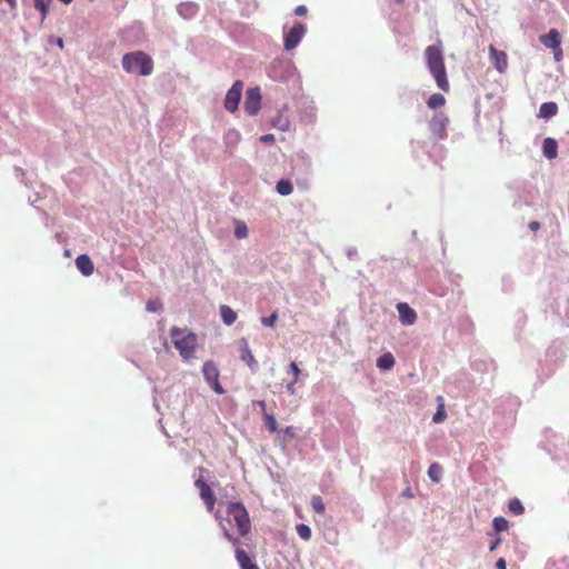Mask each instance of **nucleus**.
Segmentation results:
<instances>
[{"label":"nucleus","mask_w":569,"mask_h":569,"mask_svg":"<svg viewBox=\"0 0 569 569\" xmlns=\"http://www.w3.org/2000/svg\"><path fill=\"white\" fill-rule=\"evenodd\" d=\"M214 518L219 525L222 521L230 533L234 528L239 537H246L251 531L249 512L241 502L229 501L226 506V516L223 517L218 510L214 512Z\"/></svg>","instance_id":"1"},{"label":"nucleus","mask_w":569,"mask_h":569,"mask_svg":"<svg viewBox=\"0 0 569 569\" xmlns=\"http://www.w3.org/2000/svg\"><path fill=\"white\" fill-rule=\"evenodd\" d=\"M170 338L183 361L189 362L197 358L198 336L188 328L172 327Z\"/></svg>","instance_id":"2"},{"label":"nucleus","mask_w":569,"mask_h":569,"mask_svg":"<svg viewBox=\"0 0 569 569\" xmlns=\"http://www.w3.org/2000/svg\"><path fill=\"white\" fill-rule=\"evenodd\" d=\"M425 59L427 67L432 74L437 86L445 92L450 89L447 70L445 66V58L441 48L438 46H428L425 49Z\"/></svg>","instance_id":"3"},{"label":"nucleus","mask_w":569,"mask_h":569,"mask_svg":"<svg viewBox=\"0 0 569 569\" xmlns=\"http://www.w3.org/2000/svg\"><path fill=\"white\" fill-rule=\"evenodd\" d=\"M122 68L126 72L142 77L153 72V60L143 51H133L122 57Z\"/></svg>","instance_id":"4"},{"label":"nucleus","mask_w":569,"mask_h":569,"mask_svg":"<svg viewBox=\"0 0 569 569\" xmlns=\"http://www.w3.org/2000/svg\"><path fill=\"white\" fill-rule=\"evenodd\" d=\"M220 528L222 529L223 537L234 548V556L240 569H259L258 565L253 559L240 547V540L234 535L230 533L226 526L220 521Z\"/></svg>","instance_id":"5"},{"label":"nucleus","mask_w":569,"mask_h":569,"mask_svg":"<svg viewBox=\"0 0 569 569\" xmlns=\"http://www.w3.org/2000/svg\"><path fill=\"white\" fill-rule=\"evenodd\" d=\"M202 373L210 387L218 393H224V389L219 382V369L213 361H206L202 367Z\"/></svg>","instance_id":"6"},{"label":"nucleus","mask_w":569,"mask_h":569,"mask_svg":"<svg viewBox=\"0 0 569 569\" xmlns=\"http://www.w3.org/2000/svg\"><path fill=\"white\" fill-rule=\"evenodd\" d=\"M449 123V118L443 113L435 114L430 122L429 129L435 138V140H442L447 137V126Z\"/></svg>","instance_id":"7"},{"label":"nucleus","mask_w":569,"mask_h":569,"mask_svg":"<svg viewBox=\"0 0 569 569\" xmlns=\"http://www.w3.org/2000/svg\"><path fill=\"white\" fill-rule=\"evenodd\" d=\"M261 107V93L258 87L250 88L247 90L246 100L243 108L250 116H254L259 112Z\"/></svg>","instance_id":"8"},{"label":"nucleus","mask_w":569,"mask_h":569,"mask_svg":"<svg viewBox=\"0 0 569 569\" xmlns=\"http://www.w3.org/2000/svg\"><path fill=\"white\" fill-rule=\"evenodd\" d=\"M242 88H243L242 81L238 80L232 84V87L227 92L226 99H224V108L228 111L233 112L238 109V106H239V102L241 99Z\"/></svg>","instance_id":"9"},{"label":"nucleus","mask_w":569,"mask_h":569,"mask_svg":"<svg viewBox=\"0 0 569 569\" xmlns=\"http://www.w3.org/2000/svg\"><path fill=\"white\" fill-rule=\"evenodd\" d=\"M490 61L499 73H506L508 69V56L505 51L498 50L493 44L488 48Z\"/></svg>","instance_id":"10"},{"label":"nucleus","mask_w":569,"mask_h":569,"mask_svg":"<svg viewBox=\"0 0 569 569\" xmlns=\"http://www.w3.org/2000/svg\"><path fill=\"white\" fill-rule=\"evenodd\" d=\"M194 486L199 489L201 499L209 512H212L216 503V496L210 486L203 479H197Z\"/></svg>","instance_id":"11"},{"label":"nucleus","mask_w":569,"mask_h":569,"mask_svg":"<svg viewBox=\"0 0 569 569\" xmlns=\"http://www.w3.org/2000/svg\"><path fill=\"white\" fill-rule=\"evenodd\" d=\"M305 32H306L305 24H302L301 22H296L284 38V48L287 50L295 49L301 41Z\"/></svg>","instance_id":"12"},{"label":"nucleus","mask_w":569,"mask_h":569,"mask_svg":"<svg viewBox=\"0 0 569 569\" xmlns=\"http://www.w3.org/2000/svg\"><path fill=\"white\" fill-rule=\"evenodd\" d=\"M238 345H239L240 359L243 362H246L252 371H256L258 368V362L250 350L248 340L246 338H241L238 341Z\"/></svg>","instance_id":"13"},{"label":"nucleus","mask_w":569,"mask_h":569,"mask_svg":"<svg viewBox=\"0 0 569 569\" xmlns=\"http://www.w3.org/2000/svg\"><path fill=\"white\" fill-rule=\"evenodd\" d=\"M397 310L402 325L410 326L416 322L417 313L408 303L399 302L397 305Z\"/></svg>","instance_id":"14"},{"label":"nucleus","mask_w":569,"mask_h":569,"mask_svg":"<svg viewBox=\"0 0 569 569\" xmlns=\"http://www.w3.org/2000/svg\"><path fill=\"white\" fill-rule=\"evenodd\" d=\"M540 42L549 49H558L561 44V37L558 30L550 29L548 33L540 37Z\"/></svg>","instance_id":"15"},{"label":"nucleus","mask_w":569,"mask_h":569,"mask_svg":"<svg viewBox=\"0 0 569 569\" xmlns=\"http://www.w3.org/2000/svg\"><path fill=\"white\" fill-rule=\"evenodd\" d=\"M76 266L83 276H91L94 270L93 262L87 254H80L76 259Z\"/></svg>","instance_id":"16"},{"label":"nucleus","mask_w":569,"mask_h":569,"mask_svg":"<svg viewBox=\"0 0 569 569\" xmlns=\"http://www.w3.org/2000/svg\"><path fill=\"white\" fill-rule=\"evenodd\" d=\"M543 154L548 159H555L558 156V144L553 138H546L542 142Z\"/></svg>","instance_id":"17"},{"label":"nucleus","mask_w":569,"mask_h":569,"mask_svg":"<svg viewBox=\"0 0 569 569\" xmlns=\"http://www.w3.org/2000/svg\"><path fill=\"white\" fill-rule=\"evenodd\" d=\"M558 112V106L555 102H545L539 108V117L550 119Z\"/></svg>","instance_id":"18"},{"label":"nucleus","mask_w":569,"mask_h":569,"mask_svg":"<svg viewBox=\"0 0 569 569\" xmlns=\"http://www.w3.org/2000/svg\"><path fill=\"white\" fill-rule=\"evenodd\" d=\"M220 316L224 325L231 326L237 320V313L229 306H220Z\"/></svg>","instance_id":"19"},{"label":"nucleus","mask_w":569,"mask_h":569,"mask_svg":"<svg viewBox=\"0 0 569 569\" xmlns=\"http://www.w3.org/2000/svg\"><path fill=\"white\" fill-rule=\"evenodd\" d=\"M396 363L391 352H386L377 359V367L380 370H390Z\"/></svg>","instance_id":"20"},{"label":"nucleus","mask_w":569,"mask_h":569,"mask_svg":"<svg viewBox=\"0 0 569 569\" xmlns=\"http://www.w3.org/2000/svg\"><path fill=\"white\" fill-rule=\"evenodd\" d=\"M272 126L281 131H288L290 128V121L287 114L283 111L278 112V114L272 120Z\"/></svg>","instance_id":"21"},{"label":"nucleus","mask_w":569,"mask_h":569,"mask_svg":"<svg viewBox=\"0 0 569 569\" xmlns=\"http://www.w3.org/2000/svg\"><path fill=\"white\" fill-rule=\"evenodd\" d=\"M441 475H442V467L437 463V462H432L430 466H429V469H428V476L429 478L433 481V482H439L440 479H441Z\"/></svg>","instance_id":"22"},{"label":"nucleus","mask_w":569,"mask_h":569,"mask_svg":"<svg viewBox=\"0 0 569 569\" xmlns=\"http://www.w3.org/2000/svg\"><path fill=\"white\" fill-rule=\"evenodd\" d=\"M446 103V98L441 93H433L429 97L427 106L430 109H437Z\"/></svg>","instance_id":"23"},{"label":"nucleus","mask_w":569,"mask_h":569,"mask_svg":"<svg viewBox=\"0 0 569 569\" xmlns=\"http://www.w3.org/2000/svg\"><path fill=\"white\" fill-rule=\"evenodd\" d=\"M277 192L281 196H289L292 190V183L289 180H279L276 186Z\"/></svg>","instance_id":"24"},{"label":"nucleus","mask_w":569,"mask_h":569,"mask_svg":"<svg viewBox=\"0 0 569 569\" xmlns=\"http://www.w3.org/2000/svg\"><path fill=\"white\" fill-rule=\"evenodd\" d=\"M234 236L238 239H244L248 237V227L246 222L241 220H234Z\"/></svg>","instance_id":"25"},{"label":"nucleus","mask_w":569,"mask_h":569,"mask_svg":"<svg viewBox=\"0 0 569 569\" xmlns=\"http://www.w3.org/2000/svg\"><path fill=\"white\" fill-rule=\"evenodd\" d=\"M197 6L193 3H181L178 8L179 13L184 18H190L196 14Z\"/></svg>","instance_id":"26"},{"label":"nucleus","mask_w":569,"mask_h":569,"mask_svg":"<svg viewBox=\"0 0 569 569\" xmlns=\"http://www.w3.org/2000/svg\"><path fill=\"white\" fill-rule=\"evenodd\" d=\"M492 526H493V529L497 531V532H500V531H506L508 530L509 528V522L506 518L503 517H495L493 520H492Z\"/></svg>","instance_id":"27"},{"label":"nucleus","mask_w":569,"mask_h":569,"mask_svg":"<svg viewBox=\"0 0 569 569\" xmlns=\"http://www.w3.org/2000/svg\"><path fill=\"white\" fill-rule=\"evenodd\" d=\"M311 507L317 513H325L326 507L322 498L320 496H312L311 498Z\"/></svg>","instance_id":"28"},{"label":"nucleus","mask_w":569,"mask_h":569,"mask_svg":"<svg viewBox=\"0 0 569 569\" xmlns=\"http://www.w3.org/2000/svg\"><path fill=\"white\" fill-rule=\"evenodd\" d=\"M509 510L515 515H521L525 511V508L521 503V501L517 498L509 501Z\"/></svg>","instance_id":"29"},{"label":"nucleus","mask_w":569,"mask_h":569,"mask_svg":"<svg viewBox=\"0 0 569 569\" xmlns=\"http://www.w3.org/2000/svg\"><path fill=\"white\" fill-rule=\"evenodd\" d=\"M297 533L299 535V537L303 540H309L311 538V529L309 526L305 525V523H300L297 526Z\"/></svg>","instance_id":"30"},{"label":"nucleus","mask_w":569,"mask_h":569,"mask_svg":"<svg viewBox=\"0 0 569 569\" xmlns=\"http://www.w3.org/2000/svg\"><path fill=\"white\" fill-rule=\"evenodd\" d=\"M264 422L266 427L270 432H277L278 431V423L276 418L272 415L266 413L264 415Z\"/></svg>","instance_id":"31"},{"label":"nucleus","mask_w":569,"mask_h":569,"mask_svg":"<svg viewBox=\"0 0 569 569\" xmlns=\"http://www.w3.org/2000/svg\"><path fill=\"white\" fill-rule=\"evenodd\" d=\"M34 7L41 12L42 19H44L48 13V3L44 0H34Z\"/></svg>","instance_id":"32"},{"label":"nucleus","mask_w":569,"mask_h":569,"mask_svg":"<svg viewBox=\"0 0 569 569\" xmlns=\"http://www.w3.org/2000/svg\"><path fill=\"white\" fill-rule=\"evenodd\" d=\"M446 418V411H445V406L441 403L439 407H438V410L437 412L435 413L432 420L433 422H441L443 421Z\"/></svg>","instance_id":"33"},{"label":"nucleus","mask_w":569,"mask_h":569,"mask_svg":"<svg viewBox=\"0 0 569 569\" xmlns=\"http://www.w3.org/2000/svg\"><path fill=\"white\" fill-rule=\"evenodd\" d=\"M278 315L276 312L271 313L269 317H263L261 322L266 327H273L277 321Z\"/></svg>","instance_id":"34"},{"label":"nucleus","mask_w":569,"mask_h":569,"mask_svg":"<svg viewBox=\"0 0 569 569\" xmlns=\"http://www.w3.org/2000/svg\"><path fill=\"white\" fill-rule=\"evenodd\" d=\"M289 370L292 372V375H293V379L299 380V377H300L301 370H300V368L298 367V365H297L295 361H292V362L290 363V366H289Z\"/></svg>","instance_id":"35"},{"label":"nucleus","mask_w":569,"mask_h":569,"mask_svg":"<svg viewBox=\"0 0 569 569\" xmlns=\"http://www.w3.org/2000/svg\"><path fill=\"white\" fill-rule=\"evenodd\" d=\"M298 382V380L296 379H292V381H290L288 385H287V391L290 393V395H295L296 393V383Z\"/></svg>","instance_id":"36"},{"label":"nucleus","mask_w":569,"mask_h":569,"mask_svg":"<svg viewBox=\"0 0 569 569\" xmlns=\"http://www.w3.org/2000/svg\"><path fill=\"white\" fill-rule=\"evenodd\" d=\"M260 140L266 143H271L274 141V137L271 133H267L260 137Z\"/></svg>","instance_id":"37"},{"label":"nucleus","mask_w":569,"mask_h":569,"mask_svg":"<svg viewBox=\"0 0 569 569\" xmlns=\"http://www.w3.org/2000/svg\"><path fill=\"white\" fill-rule=\"evenodd\" d=\"M307 8L305 6H298L296 9H295V13L297 16H305L307 13Z\"/></svg>","instance_id":"38"},{"label":"nucleus","mask_w":569,"mask_h":569,"mask_svg":"<svg viewBox=\"0 0 569 569\" xmlns=\"http://www.w3.org/2000/svg\"><path fill=\"white\" fill-rule=\"evenodd\" d=\"M147 309L149 311H157L159 309V305H158V302L149 301L147 303Z\"/></svg>","instance_id":"39"},{"label":"nucleus","mask_w":569,"mask_h":569,"mask_svg":"<svg viewBox=\"0 0 569 569\" xmlns=\"http://www.w3.org/2000/svg\"><path fill=\"white\" fill-rule=\"evenodd\" d=\"M284 435L288 436L289 438H295L296 433H295V430H293V427L289 426L284 429Z\"/></svg>","instance_id":"40"},{"label":"nucleus","mask_w":569,"mask_h":569,"mask_svg":"<svg viewBox=\"0 0 569 569\" xmlns=\"http://www.w3.org/2000/svg\"><path fill=\"white\" fill-rule=\"evenodd\" d=\"M497 569H507V563L503 558L498 559L496 563Z\"/></svg>","instance_id":"41"},{"label":"nucleus","mask_w":569,"mask_h":569,"mask_svg":"<svg viewBox=\"0 0 569 569\" xmlns=\"http://www.w3.org/2000/svg\"><path fill=\"white\" fill-rule=\"evenodd\" d=\"M500 542H501V538L497 537L495 539V541H492L490 547H489L490 551L495 550L500 545Z\"/></svg>","instance_id":"42"},{"label":"nucleus","mask_w":569,"mask_h":569,"mask_svg":"<svg viewBox=\"0 0 569 569\" xmlns=\"http://www.w3.org/2000/svg\"><path fill=\"white\" fill-rule=\"evenodd\" d=\"M553 52H555V59L557 61H560L561 58H562V50L560 47H558V49H553Z\"/></svg>","instance_id":"43"},{"label":"nucleus","mask_w":569,"mask_h":569,"mask_svg":"<svg viewBox=\"0 0 569 569\" xmlns=\"http://www.w3.org/2000/svg\"><path fill=\"white\" fill-rule=\"evenodd\" d=\"M528 226L532 231H537L540 228V223L538 221H530Z\"/></svg>","instance_id":"44"},{"label":"nucleus","mask_w":569,"mask_h":569,"mask_svg":"<svg viewBox=\"0 0 569 569\" xmlns=\"http://www.w3.org/2000/svg\"><path fill=\"white\" fill-rule=\"evenodd\" d=\"M6 1H7V3L9 4V7L11 9H16V7H17V1L16 0H6Z\"/></svg>","instance_id":"45"},{"label":"nucleus","mask_w":569,"mask_h":569,"mask_svg":"<svg viewBox=\"0 0 569 569\" xmlns=\"http://www.w3.org/2000/svg\"><path fill=\"white\" fill-rule=\"evenodd\" d=\"M56 43H57V46H58L60 49H63L64 43H63L62 38H57Z\"/></svg>","instance_id":"46"},{"label":"nucleus","mask_w":569,"mask_h":569,"mask_svg":"<svg viewBox=\"0 0 569 569\" xmlns=\"http://www.w3.org/2000/svg\"><path fill=\"white\" fill-rule=\"evenodd\" d=\"M403 496L411 498V497H412V493H411V492H410V490L408 489V490H406V491L403 492Z\"/></svg>","instance_id":"47"},{"label":"nucleus","mask_w":569,"mask_h":569,"mask_svg":"<svg viewBox=\"0 0 569 569\" xmlns=\"http://www.w3.org/2000/svg\"><path fill=\"white\" fill-rule=\"evenodd\" d=\"M60 1H61V2H63V3H67V4H68V3H70L72 0H60Z\"/></svg>","instance_id":"48"}]
</instances>
